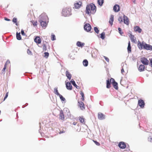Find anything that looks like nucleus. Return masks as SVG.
<instances>
[{"mask_svg": "<svg viewBox=\"0 0 152 152\" xmlns=\"http://www.w3.org/2000/svg\"><path fill=\"white\" fill-rule=\"evenodd\" d=\"M91 11H95L94 14L96 11V7L95 5L93 3H91L87 5L86 8V14L90 15L91 14Z\"/></svg>", "mask_w": 152, "mask_h": 152, "instance_id": "obj_1", "label": "nucleus"}, {"mask_svg": "<svg viewBox=\"0 0 152 152\" xmlns=\"http://www.w3.org/2000/svg\"><path fill=\"white\" fill-rule=\"evenodd\" d=\"M71 9L70 8H65L62 10V15L64 17L69 16L72 15Z\"/></svg>", "mask_w": 152, "mask_h": 152, "instance_id": "obj_2", "label": "nucleus"}, {"mask_svg": "<svg viewBox=\"0 0 152 152\" xmlns=\"http://www.w3.org/2000/svg\"><path fill=\"white\" fill-rule=\"evenodd\" d=\"M39 20H41L42 21H46L47 19L48 18V16L46 14L43 13L41 14L39 16Z\"/></svg>", "mask_w": 152, "mask_h": 152, "instance_id": "obj_3", "label": "nucleus"}, {"mask_svg": "<svg viewBox=\"0 0 152 152\" xmlns=\"http://www.w3.org/2000/svg\"><path fill=\"white\" fill-rule=\"evenodd\" d=\"M84 28L85 31L87 32H89L91 30V27L89 23H86L84 26Z\"/></svg>", "mask_w": 152, "mask_h": 152, "instance_id": "obj_4", "label": "nucleus"}, {"mask_svg": "<svg viewBox=\"0 0 152 152\" xmlns=\"http://www.w3.org/2000/svg\"><path fill=\"white\" fill-rule=\"evenodd\" d=\"M110 81H112V84L113 87L116 90L118 89V84L117 82H115V80L113 78L110 79Z\"/></svg>", "mask_w": 152, "mask_h": 152, "instance_id": "obj_5", "label": "nucleus"}, {"mask_svg": "<svg viewBox=\"0 0 152 152\" xmlns=\"http://www.w3.org/2000/svg\"><path fill=\"white\" fill-rule=\"evenodd\" d=\"M144 43L145 42L144 41L142 42L140 41H137V46L139 50H141L143 49Z\"/></svg>", "mask_w": 152, "mask_h": 152, "instance_id": "obj_6", "label": "nucleus"}, {"mask_svg": "<svg viewBox=\"0 0 152 152\" xmlns=\"http://www.w3.org/2000/svg\"><path fill=\"white\" fill-rule=\"evenodd\" d=\"M141 62L144 65H148L149 62V61L145 57H143L141 59Z\"/></svg>", "mask_w": 152, "mask_h": 152, "instance_id": "obj_7", "label": "nucleus"}, {"mask_svg": "<svg viewBox=\"0 0 152 152\" xmlns=\"http://www.w3.org/2000/svg\"><path fill=\"white\" fill-rule=\"evenodd\" d=\"M118 146L121 149H124L126 147V145L125 142H119Z\"/></svg>", "mask_w": 152, "mask_h": 152, "instance_id": "obj_8", "label": "nucleus"}, {"mask_svg": "<svg viewBox=\"0 0 152 152\" xmlns=\"http://www.w3.org/2000/svg\"><path fill=\"white\" fill-rule=\"evenodd\" d=\"M138 104L141 108H143L144 107L145 103L143 100L140 99L138 101Z\"/></svg>", "mask_w": 152, "mask_h": 152, "instance_id": "obj_9", "label": "nucleus"}, {"mask_svg": "<svg viewBox=\"0 0 152 152\" xmlns=\"http://www.w3.org/2000/svg\"><path fill=\"white\" fill-rule=\"evenodd\" d=\"M98 118L99 120H103L105 118V116L103 113H98Z\"/></svg>", "mask_w": 152, "mask_h": 152, "instance_id": "obj_10", "label": "nucleus"}, {"mask_svg": "<svg viewBox=\"0 0 152 152\" xmlns=\"http://www.w3.org/2000/svg\"><path fill=\"white\" fill-rule=\"evenodd\" d=\"M34 41L37 43L39 44L41 43V40L39 37L36 36L34 38Z\"/></svg>", "mask_w": 152, "mask_h": 152, "instance_id": "obj_11", "label": "nucleus"}, {"mask_svg": "<svg viewBox=\"0 0 152 152\" xmlns=\"http://www.w3.org/2000/svg\"><path fill=\"white\" fill-rule=\"evenodd\" d=\"M40 25L42 27H46L47 26V24L46 21H42V20H39Z\"/></svg>", "mask_w": 152, "mask_h": 152, "instance_id": "obj_12", "label": "nucleus"}, {"mask_svg": "<svg viewBox=\"0 0 152 152\" xmlns=\"http://www.w3.org/2000/svg\"><path fill=\"white\" fill-rule=\"evenodd\" d=\"M123 20L124 23L127 25H128L129 24V19L127 17L124 15L123 16Z\"/></svg>", "mask_w": 152, "mask_h": 152, "instance_id": "obj_13", "label": "nucleus"}, {"mask_svg": "<svg viewBox=\"0 0 152 152\" xmlns=\"http://www.w3.org/2000/svg\"><path fill=\"white\" fill-rule=\"evenodd\" d=\"M134 30L135 31L139 33H140L142 31V29L140 27L137 26H135L134 28Z\"/></svg>", "mask_w": 152, "mask_h": 152, "instance_id": "obj_14", "label": "nucleus"}, {"mask_svg": "<svg viewBox=\"0 0 152 152\" xmlns=\"http://www.w3.org/2000/svg\"><path fill=\"white\" fill-rule=\"evenodd\" d=\"M66 85L67 89L69 90H72V86L70 83L69 82H67L66 83Z\"/></svg>", "mask_w": 152, "mask_h": 152, "instance_id": "obj_15", "label": "nucleus"}, {"mask_svg": "<svg viewBox=\"0 0 152 152\" xmlns=\"http://www.w3.org/2000/svg\"><path fill=\"white\" fill-rule=\"evenodd\" d=\"M114 11L116 12H118L120 10L119 6L118 4H115L113 8Z\"/></svg>", "mask_w": 152, "mask_h": 152, "instance_id": "obj_16", "label": "nucleus"}, {"mask_svg": "<svg viewBox=\"0 0 152 152\" xmlns=\"http://www.w3.org/2000/svg\"><path fill=\"white\" fill-rule=\"evenodd\" d=\"M78 103H79V106L80 107L81 110H83V109H85V105L82 102H78Z\"/></svg>", "mask_w": 152, "mask_h": 152, "instance_id": "obj_17", "label": "nucleus"}, {"mask_svg": "<svg viewBox=\"0 0 152 152\" xmlns=\"http://www.w3.org/2000/svg\"><path fill=\"white\" fill-rule=\"evenodd\" d=\"M59 118V119H61L62 120H63L64 119V115L63 113V111L62 110H61L60 111Z\"/></svg>", "mask_w": 152, "mask_h": 152, "instance_id": "obj_18", "label": "nucleus"}, {"mask_svg": "<svg viewBox=\"0 0 152 152\" xmlns=\"http://www.w3.org/2000/svg\"><path fill=\"white\" fill-rule=\"evenodd\" d=\"M111 83H112V81H110V80L109 79L106 80V87L107 88H109L111 87Z\"/></svg>", "mask_w": 152, "mask_h": 152, "instance_id": "obj_19", "label": "nucleus"}, {"mask_svg": "<svg viewBox=\"0 0 152 152\" xmlns=\"http://www.w3.org/2000/svg\"><path fill=\"white\" fill-rule=\"evenodd\" d=\"M82 4V2L80 1L79 2H77L74 4L75 7L76 9H78L80 8Z\"/></svg>", "mask_w": 152, "mask_h": 152, "instance_id": "obj_20", "label": "nucleus"}, {"mask_svg": "<svg viewBox=\"0 0 152 152\" xmlns=\"http://www.w3.org/2000/svg\"><path fill=\"white\" fill-rule=\"evenodd\" d=\"M145 66L144 65L141 64L139 66L138 68L139 71L140 72H142L144 70Z\"/></svg>", "mask_w": 152, "mask_h": 152, "instance_id": "obj_21", "label": "nucleus"}, {"mask_svg": "<svg viewBox=\"0 0 152 152\" xmlns=\"http://www.w3.org/2000/svg\"><path fill=\"white\" fill-rule=\"evenodd\" d=\"M121 66L122 67V69H121V73L123 74V72H124V68L126 67V64L122 63L121 64Z\"/></svg>", "mask_w": 152, "mask_h": 152, "instance_id": "obj_22", "label": "nucleus"}, {"mask_svg": "<svg viewBox=\"0 0 152 152\" xmlns=\"http://www.w3.org/2000/svg\"><path fill=\"white\" fill-rule=\"evenodd\" d=\"M71 83L72 84V85L74 86L75 88H76L77 89H79V87L75 83V81L73 80V79H72L70 81Z\"/></svg>", "mask_w": 152, "mask_h": 152, "instance_id": "obj_23", "label": "nucleus"}, {"mask_svg": "<svg viewBox=\"0 0 152 152\" xmlns=\"http://www.w3.org/2000/svg\"><path fill=\"white\" fill-rule=\"evenodd\" d=\"M66 75L69 80H70L72 77V75L68 71H66Z\"/></svg>", "mask_w": 152, "mask_h": 152, "instance_id": "obj_24", "label": "nucleus"}, {"mask_svg": "<svg viewBox=\"0 0 152 152\" xmlns=\"http://www.w3.org/2000/svg\"><path fill=\"white\" fill-rule=\"evenodd\" d=\"M85 45L84 43H82L80 41H77L76 43L77 45L79 47H82Z\"/></svg>", "mask_w": 152, "mask_h": 152, "instance_id": "obj_25", "label": "nucleus"}, {"mask_svg": "<svg viewBox=\"0 0 152 152\" xmlns=\"http://www.w3.org/2000/svg\"><path fill=\"white\" fill-rule=\"evenodd\" d=\"M150 45L148 44L145 42L144 46L143 47V49L148 50V48L149 47Z\"/></svg>", "mask_w": 152, "mask_h": 152, "instance_id": "obj_26", "label": "nucleus"}, {"mask_svg": "<svg viewBox=\"0 0 152 152\" xmlns=\"http://www.w3.org/2000/svg\"><path fill=\"white\" fill-rule=\"evenodd\" d=\"M114 20V16L113 15H111L110 18V20L109 21V23L112 25H113V23Z\"/></svg>", "mask_w": 152, "mask_h": 152, "instance_id": "obj_27", "label": "nucleus"}, {"mask_svg": "<svg viewBox=\"0 0 152 152\" xmlns=\"http://www.w3.org/2000/svg\"><path fill=\"white\" fill-rule=\"evenodd\" d=\"M53 92L55 94L58 96L60 94L58 92V88L57 87H56L54 88Z\"/></svg>", "mask_w": 152, "mask_h": 152, "instance_id": "obj_28", "label": "nucleus"}, {"mask_svg": "<svg viewBox=\"0 0 152 152\" xmlns=\"http://www.w3.org/2000/svg\"><path fill=\"white\" fill-rule=\"evenodd\" d=\"M69 57L71 59L73 60L75 58V54L74 52H72L69 54Z\"/></svg>", "mask_w": 152, "mask_h": 152, "instance_id": "obj_29", "label": "nucleus"}, {"mask_svg": "<svg viewBox=\"0 0 152 152\" xmlns=\"http://www.w3.org/2000/svg\"><path fill=\"white\" fill-rule=\"evenodd\" d=\"M48 43L46 41L44 42H43V50L46 51L47 50L46 45Z\"/></svg>", "mask_w": 152, "mask_h": 152, "instance_id": "obj_30", "label": "nucleus"}, {"mask_svg": "<svg viewBox=\"0 0 152 152\" xmlns=\"http://www.w3.org/2000/svg\"><path fill=\"white\" fill-rule=\"evenodd\" d=\"M16 36L17 39L18 40H20L21 39V37L20 35V33H18L17 32L16 34Z\"/></svg>", "mask_w": 152, "mask_h": 152, "instance_id": "obj_31", "label": "nucleus"}, {"mask_svg": "<svg viewBox=\"0 0 152 152\" xmlns=\"http://www.w3.org/2000/svg\"><path fill=\"white\" fill-rule=\"evenodd\" d=\"M83 64L85 66H87L88 65V61L87 59H84L83 61Z\"/></svg>", "mask_w": 152, "mask_h": 152, "instance_id": "obj_32", "label": "nucleus"}, {"mask_svg": "<svg viewBox=\"0 0 152 152\" xmlns=\"http://www.w3.org/2000/svg\"><path fill=\"white\" fill-rule=\"evenodd\" d=\"M104 3V0H98V3L100 6H102Z\"/></svg>", "mask_w": 152, "mask_h": 152, "instance_id": "obj_33", "label": "nucleus"}, {"mask_svg": "<svg viewBox=\"0 0 152 152\" xmlns=\"http://www.w3.org/2000/svg\"><path fill=\"white\" fill-rule=\"evenodd\" d=\"M100 35H101L100 37L102 39H104L105 38V33L104 32H102Z\"/></svg>", "mask_w": 152, "mask_h": 152, "instance_id": "obj_34", "label": "nucleus"}, {"mask_svg": "<svg viewBox=\"0 0 152 152\" xmlns=\"http://www.w3.org/2000/svg\"><path fill=\"white\" fill-rule=\"evenodd\" d=\"M80 93L82 97V98H81V99L82 101H83L84 100V93H83V92H82L81 91H80Z\"/></svg>", "mask_w": 152, "mask_h": 152, "instance_id": "obj_35", "label": "nucleus"}, {"mask_svg": "<svg viewBox=\"0 0 152 152\" xmlns=\"http://www.w3.org/2000/svg\"><path fill=\"white\" fill-rule=\"evenodd\" d=\"M58 96H59L60 98L62 101H65L66 99L62 95L60 94Z\"/></svg>", "mask_w": 152, "mask_h": 152, "instance_id": "obj_36", "label": "nucleus"}, {"mask_svg": "<svg viewBox=\"0 0 152 152\" xmlns=\"http://www.w3.org/2000/svg\"><path fill=\"white\" fill-rule=\"evenodd\" d=\"M94 30L95 32L97 34H98L99 32V30L96 27H95L94 28Z\"/></svg>", "mask_w": 152, "mask_h": 152, "instance_id": "obj_37", "label": "nucleus"}, {"mask_svg": "<svg viewBox=\"0 0 152 152\" xmlns=\"http://www.w3.org/2000/svg\"><path fill=\"white\" fill-rule=\"evenodd\" d=\"M79 120L80 123H83V124L84 123V118H81V117H80Z\"/></svg>", "mask_w": 152, "mask_h": 152, "instance_id": "obj_38", "label": "nucleus"}, {"mask_svg": "<svg viewBox=\"0 0 152 152\" xmlns=\"http://www.w3.org/2000/svg\"><path fill=\"white\" fill-rule=\"evenodd\" d=\"M45 56H44V57L46 58H47L49 56V53L47 52H45L44 53Z\"/></svg>", "mask_w": 152, "mask_h": 152, "instance_id": "obj_39", "label": "nucleus"}, {"mask_svg": "<svg viewBox=\"0 0 152 152\" xmlns=\"http://www.w3.org/2000/svg\"><path fill=\"white\" fill-rule=\"evenodd\" d=\"M127 50L128 53H130L131 51V46H128L127 47Z\"/></svg>", "mask_w": 152, "mask_h": 152, "instance_id": "obj_40", "label": "nucleus"}, {"mask_svg": "<svg viewBox=\"0 0 152 152\" xmlns=\"http://www.w3.org/2000/svg\"><path fill=\"white\" fill-rule=\"evenodd\" d=\"M12 21L14 23H15L16 25L17 26V19L16 18H13L12 20Z\"/></svg>", "mask_w": 152, "mask_h": 152, "instance_id": "obj_41", "label": "nucleus"}, {"mask_svg": "<svg viewBox=\"0 0 152 152\" xmlns=\"http://www.w3.org/2000/svg\"><path fill=\"white\" fill-rule=\"evenodd\" d=\"M123 18H122V17H119L118 18V20L119 21V23H121L122 22H123Z\"/></svg>", "mask_w": 152, "mask_h": 152, "instance_id": "obj_42", "label": "nucleus"}, {"mask_svg": "<svg viewBox=\"0 0 152 152\" xmlns=\"http://www.w3.org/2000/svg\"><path fill=\"white\" fill-rule=\"evenodd\" d=\"M51 39L52 40L54 41L56 39V37L55 35H52L51 36Z\"/></svg>", "mask_w": 152, "mask_h": 152, "instance_id": "obj_43", "label": "nucleus"}, {"mask_svg": "<svg viewBox=\"0 0 152 152\" xmlns=\"http://www.w3.org/2000/svg\"><path fill=\"white\" fill-rule=\"evenodd\" d=\"M118 30L119 31V33L121 35H122V34H124V32H122L121 29L120 28H118Z\"/></svg>", "mask_w": 152, "mask_h": 152, "instance_id": "obj_44", "label": "nucleus"}, {"mask_svg": "<svg viewBox=\"0 0 152 152\" xmlns=\"http://www.w3.org/2000/svg\"><path fill=\"white\" fill-rule=\"evenodd\" d=\"M6 67H7V66L6 65V64H5L4 65V67L3 68V69L2 71V73H3L4 72V71H5V69H6Z\"/></svg>", "mask_w": 152, "mask_h": 152, "instance_id": "obj_45", "label": "nucleus"}, {"mask_svg": "<svg viewBox=\"0 0 152 152\" xmlns=\"http://www.w3.org/2000/svg\"><path fill=\"white\" fill-rule=\"evenodd\" d=\"M27 53L29 55H32V52L30 51L29 49H28L27 51Z\"/></svg>", "mask_w": 152, "mask_h": 152, "instance_id": "obj_46", "label": "nucleus"}, {"mask_svg": "<svg viewBox=\"0 0 152 152\" xmlns=\"http://www.w3.org/2000/svg\"><path fill=\"white\" fill-rule=\"evenodd\" d=\"M93 141L95 143V144L98 145L99 146L100 145V144L99 142H97L95 140H93Z\"/></svg>", "mask_w": 152, "mask_h": 152, "instance_id": "obj_47", "label": "nucleus"}, {"mask_svg": "<svg viewBox=\"0 0 152 152\" xmlns=\"http://www.w3.org/2000/svg\"><path fill=\"white\" fill-rule=\"evenodd\" d=\"M104 57L107 61V62H109V60L108 58H107L105 56H104Z\"/></svg>", "mask_w": 152, "mask_h": 152, "instance_id": "obj_48", "label": "nucleus"}, {"mask_svg": "<svg viewBox=\"0 0 152 152\" xmlns=\"http://www.w3.org/2000/svg\"><path fill=\"white\" fill-rule=\"evenodd\" d=\"M21 34L22 35H26L24 33V30H23V29L21 30Z\"/></svg>", "mask_w": 152, "mask_h": 152, "instance_id": "obj_49", "label": "nucleus"}, {"mask_svg": "<svg viewBox=\"0 0 152 152\" xmlns=\"http://www.w3.org/2000/svg\"><path fill=\"white\" fill-rule=\"evenodd\" d=\"M31 22L33 24L34 26L37 25V21H36V22H34V21H31Z\"/></svg>", "mask_w": 152, "mask_h": 152, "instance_id": "obj_50", "label": "nucleus"}, {"mask_svg": "<svg viewBox=\"0 0 152 152\" xmlns=\"http://www.w3.org/2000/svg\"><path fill=\"white\" fill-rule=\"evenodd\" d=\"M134 36L133 35L132 36V37H131V41L132 42H134Z\"/></svg>", "mask_w": 152, "mask_h": 152, "instance_id": "obj_51", "label": "nucleus"}, {"mask_svg": "<svg viewBox=\"0 0 152 152\" xmlns=\"http://www.w3.org/2000/svg\"><path fill=\"white\" fill-rule=\"evenodd\" d=\"M149 47L148 48V50H152V46L150 45Z\"/></svg>", "mask_w": 152, "mask_h": 152, "instance_id": "obj_52", "label": "nucleus"}, {"mask_svg": "<svg viewBox=\"0 0 152 152\" xmlns=\"http://www.w3.org/2000/svg\"><path fill=\"white\" fill-rule=\"evenodd\" d=\"M4 20H5L6 21H10V19H8L6 17H5L4 18Z\"/></svg>", "mask_w": 152, "mask_h": 152, "instance_id": "obj_53", "label": "nucleus"}, {"mask_svg": "<svg viewBox=\"0 0 152 152\" xmlns=\"http://www.w3.org/2000/svg\"><path fill=\"white\" fill-rule=\"evenodd\" d=\"M65 131L64 130H63L62 131H60V132H59V134H62L63 133H65Z\"/></svg>", "mask_w": 152, "mask_h": 152, "instance_id": "obj_54", "label": "nucleus"}, {"mask_svg": "<svg viewBox=\"0 0 152 152\" xmlns=\"http://www.w3.org/2000/svg\"><path fill=\"white\" fill-rule=\"evenodd\" d=\"M128 146H129V148H128L127 147H126V150L128 151H130L129 145H128Z\"/></svg>", "mask_w": 152, "mask_h": 152, "instance_id": "obj_55", "label": "nucleus"}, {"mask_svg": "<svg viewBox=\"0 0 152 152\" xmlns=\"http://www.w3.org/2000/svg\"><path fill=\"white\" fill-rule=\"evenodd\" d=\"M150 64H151V66L152 68V59H151V60H150Z\"/></svg>", "mask_w": 152, "mask_h": 152, "instance_id": "obj_56", "label": "nucleus"}, {"mask_svg": "<svg viewBox=\"0 0 152 152\" xmlns=\"http://www.w3.org/2000/svg\"><path fill=\"white\" fill-rule=\"evenodd\" d=\"M148 140L149 141H151V142H152V138L150 137L148 138Z\"/></svg>", "mask_w": 152, "mask_h": 152, "instance_id": "obj_57", "label": "nucleus"}, {"mask_svg": "<svg viewBox=\"0 0 152 152\" xmlns=\"http://www.w3.org/2000/svg\"><path fill=\"white\" fill-rule=\"evenodd\" d=\"M10 63V61L9 60H7L5 64H6V65L7 64H8V63L9 64V63Z\"/></svg>", "mask_w": 152, "mask_h": 152, "instance_id": "obj_58", "label": "nucleus"}, {"mask_svg": "<svg viewBox=\"0 0 152 152\" xmlns=\"http://www.w3.org/2000/svg\"><path fill=\"white\" fill-rule=\"evenodd\" d=\"M8 92L7 93L5 94V96H6V97H7L8 96Z\"/></svg>", "mask_w": 152, "mask_h": 152, "instance_id": "obj_59", "label": "nucleus"}, {"mask_svg": "<svg viewBox=\"0 0 152 152\" xmlns=\"http://www.w3.org/2000/svg\"><path fill=\"white\" fill-rule=\"evenodd\" d=\"M132 1H133V2L134 4H136V0H132Z\"/></svg>", "mask_w": 152, "mask_h": 152, "instance_id": "obj_60", "label": "nucleus"}, {"mask_svg": "<svg viewBox=\"0 0 152 152\" xmlns=\"http://www.w3.org/2000/svg\"><path fill=\"white\" fill-rule=\"evenodd\" d=\"M77 124V123L76 122H73V125H76Z\"/></svg>", "mask_w": 152, "mask_h": 152, "instance_id": "obj_61", "label": "nucleus"}, {"mask_svg": "<svg viewBox=\"0 0 152 152\" xmlns=\"http://www.w3.org/2000/svg\"><path fill=\"white\" fill-rule=\"evenodd\" d=\"M128 46H131L130 42L129 41L128 43Z\"/></svg>", "mask_w": 152, "mask_h": 152, "instance_id": "obj_62", "label": "nucleus"}, {"mask_svg": "<svg viewBox=\"0 0 152 152\" xmlns=\"http://www.w3.org/2000/svg\"><path fill=\"white\" fill-rule=\"evenodd\" d=\"M7 97L5 96V97H4V101L5 100V99H7Z\"/></svg>", "mask_w": 152, "mask_h": 152, "instance_id": "obj_63", "label": "nucleus"}, {"mask_svg": "<svg viewBox=\"0 0 152 152\" xmlns=\"http://www.w3.org/2000/svg\"><path fill=\"white\" fill-rule=\"evenodd\" d=\"M26 106H27L28 105V103H26Z\"/></svg>", "mask_w": 152, "mask_h": 152, "instance_id": "obj_64", "label": "nucleus"}]
</instances>
